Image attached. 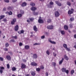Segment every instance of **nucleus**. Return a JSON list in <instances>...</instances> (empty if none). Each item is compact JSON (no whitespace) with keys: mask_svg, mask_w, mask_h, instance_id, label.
<instances>
[{"mask_svg":"<svg viewBox=\"0 0 76 76\" xmlns=\"http://www.w3.org/2000/svg\"><path fill=\"white\" fill-rule=\"evenodd\" d=\"M4 69V67L2 66L1 67V70H3Z\"/></svg>","mask_w":76,"mask_h":76,"instance_id":"obj_57","label":"nucleus"},{"mask_svg":"<svg viewBox=\"0 0 76 76\" xmlns=\"http://www.w3.org/2000/svg\"><path fill=\"white\" fill-rule=\"evenodd\" d=\"M69 27L71 28H73V25H72V24H70L69 25Z\"/></svg>","mask_w":76,"mask_h":76,"instance_id":"obj_55","label":"nucleus"},{"mask_svg":"<svg viewBox=\"0 0 76 76\" xmlns=\"http://www.w3.org/2000/svg\"><path fill=\"white\" fill-rule=\"evenodd\" d=\"M3 58L0 57V60L1 61H3Z\"/></svg>","mask_w":76,"mask_h":76,"instance_id":"obj_54","label":"nucleus"},{"mask_svg":"<svg viewBox=\"0 0 76 76\" xmlns=\"http://www.w3.org/2000/svg\"><path fill=\"white\" fill-rule=\"evenodd\" d=\"M48 41H49L50 43H51V44H56V42L54 41H51V39L50 38H49L48 39Z\"/></svg>","mask_w":76,"mask_h":76,"instance_id":"obj_7","label":"nucleus"},{"mask_svg":"<svg viewBox=\"0 0 76 76\" xmlns=\"http://www.w3.org/2000/svg\"><path fill=\"white\" fill-rule=\"evenodd\" d=\"M6 58L8 60H11V57L9 55H7L6 56Z\"/></svg>","mask_w":76,"mask_h":76,"instance_id":"obj_12","label":"nucleus"},{"mask_svg":"<svg viewBox=\"0 0 76 76\" xmlns=\"http://www.w3.org/2000/svg\"><path fill=\"white\" fill-rule=\"evenodd\" d=\"M18 33L19 34H24V30H22L18 31Z\"/></svg>","mask_w":76,"mask_h":76,"instance_id":"obj_15","label":"nucleus"},{"mask_svg":"<svg viewBox=\"0 0 76 76\" xmlns=\"http://www.w3.org/2000/svg\"><path fill=\"white\" fill-rule=\"evenodd\" d=\"M29 20H30V21L32 22L34 20V18H29Z\"/></svg>","mask_w":76,"mask_h":76,"instance_id":"obj_34","label":"nucleus"},{"mask_svg":"<svg viewBox=\"0 0 76 76\" xmlns=\"http://www.w3.org/2000/svg\"><path fill=\"white\" fill-rule=\"evenodd\" d=\"M52 65L53 66H54V67H56V63L53 62H52Z\"/></svg>","mask_w":76,"mask_h":76,"instance_id":"obj_33","label":"nucleus"},{"mask_svg":"<svg viewBox=\"0 0 76 76\" xmlns=\"http://www.w3.org/2000/svg\"><path fill=\"white\" fill-rule=\"evenodd\" d=\"M16 1H17V0H12V2L15 3V2H16Z\"/></svg>","mask_w":76,"mask_h":76,"instance_id":"obj_62","label":"nucleus"},{"mask_svg":"<svg viewBox=\"0 0 76 76\" xmlns=\"http://www.w3.org/2000/svg\"><path fill=\"white\" fill-rule=\"evenodd\" d=\"M53 56H54V57H56V54L55 53H53Z\"/></svg>","mask_w":76,"mask_h":76,"instance_id":"obj_60","label":"nucleus"},{"mask_svg":"<svg viewBox=\"0 0 76 76\" xmlns=\"http://www.w3.org/2000/svg\"><path fill=\"white\" fill-rule=\"evenodd\" d=\"M75 73V71H74V70L72 69L71 70V75H73V73Z\"/></svg>","mask_w":76,"mask_h":76,"instance_id":"obj_36","label":"nucleus"},{"mask_svg":"<svg viewBox=\"0 0 76 76\" xmlns=\"http://www.w3.org/2000/svg\"><path fill=\"white\" fill-rule=\"evenodd\" d=\"M49 5H50V7H52L51 6H53V5H54V2H52V1H50L49 3Z\"/></svg>","mask_w":76,"mask_h":76,"instance_id":"obj_16","label":"nucleus"},{"mask_svg":"<svg viewBox=\"0 0 76 76\" xmlns=\"http://www.w3.org/2000/svg\"><path fill=\"white\" fill-rule=\"evenodd\" d=\"M71 10H69L68 11V15H71L73 13V11H74V9H71Z\"/></svg>","mask_w":76,"mask_h":76,"instance_id":"obj_2","label":"nucleus"},{"mask_svg":"<svg viewBox=\"0 0 76 76\" xmlns=\"http://www.w3.org/2000/svg\"><path fill=\"white\" fill-rule=\"evenodd\" d=\"M37 9V8L34 7H31V10L32 11H35V10H36Z\"/></svg>","mask_w":76,"mask_h":76,"instance_id":"obj_13","label":"nucleus"},{"mask_svg":"<svg viewBox=\"0 0 76 76\" xmlns=\"http://www.w3.org/2000/svg\"><path fill=\"white\" fill-rule=\"evenodd\" d=\"M47 22L48 23H50V22H51V20L50 19H48L47 20Z\"/></svg>","mask_w":76,"mask_h":76,"instance_id":"obj_32","label":"nucleus"},{"mask_svg":"<svg viewBox=\"0 0 76 76\" xmlns=\"http://www.w3.org/2000/svg\"><path fill=\"white\" fill-rule=\"evenodd\" d=\"M22 60L23 62H26V60L25 59H22Z\"/></svg>","mask_w":76,"mask_h":76,"instance_id":"obj_48","label":"nucleus"},{"mask_svg":"<svg viewBox=\"0 0 76 76\" xmlns=\"http://www.w3.org/2000/svg\"><path fill=\"white\" fill-rule=\"evenodd\" d=\"M41 39H44V38H45V36H42L41 37Z\"/></svg>","mask_w":76,"mask_h":76,"instance_id":"obj_51","label":"nucleus"},{"mask_svg":"<svg viewBox=\"0 0 76 76\" xmlns=\"http://www.w3.org/2000/svg\"><path fill=\"white\" fill-rule=\"evenodd\" d=\"M12 38H14V39H16L17 38V36H12Z\"/></svg>","mask_w":76,"mask_h":76,"instance_id":"obj_35","label":"nucleus"},{"mask_svg":"<svg viewBox=\"0 0 76 76\" xmlns=\"http://www.w3.org/2000/svg\"><path fill=\"white\" fill-rule=\"evenodd\" d=\"M21 68L22 69H25L26 68V65L23 64H22L21 66Z\"/></svg>","mask_w":76,"mask_h":76,"instance_id":"obj_9","label":"nucleus"},{"mask_svg":"<svg viewBox=\"0 0 76 76\" xmlns=\"http://www.w3.org/2000/svg\"><path fill=\"white\" fill-rule=\"evenodd\" d=\"M23 45V44L21 42H20L19 43V46H22V45Z\"/></svg>","mask_w":76,"mask_h":76,"instance_id":"obj_52","label":"nucleus"},{"mask_svg":"<svg viewBox=\"0 0 76 76\" xmlns=\"http://www.w3.org/2000/svg\"><path fill=\"white\" fill-rule=\"evenodd\" d=\"M36 70L37 72H39L40 71V68H37Z\"/></svg>","mask_w":76,"mask_h":76,"instance_id":"obj_41","label":"nucleus"},{"mask_svg":"<svg viewBox=\"0 0 76 76\" xmlns=\"http://www.w3.org/2000/svg\"><path fill=\"white\" fill-rule=\"evenodd\" d=\"M61 70L62 72H65L66 74H68L69 72V70L68 69L66 70V68L64 67L61 69Z\"/></svg>","mask_w":76,"mask_h":76,"instance_id":"obj_1","label":"nucleus"},{"mask_svg":"<svg viewBox=\"0 0 76 76\" xmlns=\"http://www.w3.org/2000/svg\"><path fill=\"white\" fill-rule=\"evenodd\" d=\"M16 22V18L13 19L11 21V24L12 25H15Z\"/></svg>","mask_w":76,"mask_h":76,"instance_id":"obj_3","label":"nucleus"},{"mask_svg":"<svg viewBox=\"0 0 76 76\" xmlns=\"http://www.w3.org/2000/svg\"><path fill=\"white\" fill-rule=\"evenodd\" d=\"M4 0V1H5V2H6V3H9V0Z\"/></svg>","mask_w":76,"mask_h":76,"instance_id":"obj_50","label":"nucleus"},{"mask_svg":"<svg viewBox=\"0 0 76 76\" xmlns=\"http://www.w3.org/2000/svg\"><path fill=\"white\" fill-rule=\"evenodd\" d=\"M56 4L58 6H61V3L59 1H55Z\"/></svg>","mask_w":76,"mask_h":76,"instance_id":"obj_6","label":"nucleus"},{"mask_svg":"<svg viewBox=\"0 0 76 76\" xmlns=\"http://www.w3.org/2000/svg\"><path fill=\"white\" fill-rule=\"evenodd\" d=\"M30 6H35V3L33 2H31L30 3Z\"/></svg>","mask_w":76,"mask_h":76,"instance_id":"obj_21","label":"nucleus"},{"mask_svg":"<svg viewBox=\"0 0 76 76\" xmlns=\"http://www.w3.org/2000/svg\"><path fill=\"white\" fill-rule=\"evenodd\" d=\"M24 48L26 50H28L29 49V46L28 45H26L25 46Z\"/></svg>","mask_w":76,"mask_h":76,"instance_id":"obj_19","label":"nucleus"},{"mask_svg":"<svg viewBox=\"0 0 76 76\" xmlns=\"http://www.w3.org/2000/svg\"><path fill=\"white\" fill-rule=\"evenodd\" d=\"M4 50H5V51H8V49L6 48H5L4 49Z\"/></svg>","mask_w":76,"mask_h":76,"instance_id":"obj_56","label":"nucleus"},{"mask_svg":"<svg viewBox=\"0 0 76 76\" xmlns=\"http://www.w3.org/2000/svg\"><path fill=\"white\" fill-rule=\"evenodd\" d=\"M31 65L33 66H36L38 65V64L37 63L34 62H32L31 63Z\"/></svg>","mask_w":76,"mask_h":76,"instance_id":"obj_10","label":"nucleus"},{"mask_svg":"<svg viewBox=\"0 0 76 76\" xmlns=\"http://www.w3.org/2000/svg\"><path fill=\"white\" fill-rule=\"evenodd\" d=\"M75 20V19H74V17L71 18L70 19V20H71V21H73V20Z\"/></svg>","mask_w":76,"mask_h":76,"instance_id":"obj_40","label":"nucleus"},{"mask_svg":"<svg viewBox=\"0 0 76 76\" xmlns=\"http://www.w3.org/2000/svg\"><path fill=\"white\" fill-rule=\"evenodd\" d=\"M74 38L76 39V34H75L74 35Z\"/></svg>","mask_w":76,"mask_h":76,"instance_id":"obj_64","label":"nucleus"},{"mask_svg":"<svg viewBox=\"0 0 76 76\" xmlns=\"http://www.w3.org/2000/svg\"><path fill=\"white\" fill-rule=\"evenodd\" d=\"M64 29L67 31L68 29V26L66 25H65L64 26Z\"/></svg>","mask_w":76,"mask_h":76,"instance_id":"obj_20","label":"nucleus"},{"mask_svg":"<svg viewBox=\"0 0 76 76\" xmlns=\"http://www.w3.org/2000/svg\"><path fill=\"white\" fill-rule=\"evenodd\" d=\"M31 75L32 76H34V75H35V73L34 72H32L31 73Z\"/></svg>","mask_w":76,"mask_h":76,"instance_id":"obj_43","label":"nucleus"},{"mask_svg":"<svg viewBox=\"0 0 76 76\" xmlns=\"http://www.w3.org/2000/svg\"><path fill=\"white\" fill-rule=\"evenodd\" d=\"M33 29L34 31L35 32H37L38 31V28H37V27L36 26H34L33 27Z\"/></svg>","mask_w":76,"mask_h":76,"instance_id":"obj_14","label":"nucleus"},{"mask_svg":"<svg viewBox=\"0 0 76 76\" xmlns=\"http://www.w3.org/2000/svg\"><path fill=\"white\" fill-rule=\"evenodd\" d=\"M22 15L21 14H19L17 15V17L18 18H21V17H22Z\"/></svg>","mask_w":76,"mask_h":76,"instance_id":"obj_26","label":"nucleus"},{"mask_svg":"<svg viewBox=\"0 0 76 76\" xmlns=\"http://www.w3.org/2000/svg\"><path fill=\"white\" fill-rule=\"evenodd\" d=\"M66 50H67L68 51H70V49L67 48V47L66 48Z\"/></svg>","mask_w":76,"mask_h":76,"instance_id":"obj_49","label":"nucleus"},{"mask_svg":"<svg viewBox=\"0 0 76 76\" xmlns=\"http://www.w3.org/2000/svg\"><path fill=\"white\" fill-rule=\"evenodd\" d=\"M20 12L22 14H23L24 13V11H23V10H21Z\"/></svg>","mask_w":76,"mask_h":76,"instance_id":"obj_47","label":"nucleus"},{"mask_svg":"<svg viewBox=\"0 0 76 76\" xmlns=\"http://www.w3.org/2000/svg\"><path fill=\"white\" fill-rule=\"evenodd\" d=\"M40 67L41 69H42V70H44V66H43V65H41L40 66Z\"/></svg>","mask_w":76,"mask_h":76,"instance_id":"obj_38","label":"nucleus"},{"mask_svg":"<svg viewBox=\"0 0 76 76\" xmlns=\"http://www.w3.org/2000/svg\"><path fill=\"white\" fill-rule=\"evenodd\" d=\"M9 53L10 54H11V55H12V54H13V53H12V52H9Z\"/></svg>","mask_w":76,"mask_h":76,"instance_id":"obj_63","label":"nucleus"},{"mask_svg":"<svg viewBox=\"0 0 76 76\" xmlns=\"http://www.w3.org/2000/svg\"><path fill=\"white\" fill-rule=\"evenodd\" d=\"M64 58L66 60H69V58L68 57L66 56V55H65L64 56Z\"/></svg>","mask_w":76,"mask_h":76,"instance_id":"obj_24","label":"nucleus"},{"mask_svg":"<svg viewBox=\"0 0 76 76\" xmlns=\"http://www.w3.org/2000/svg\"><path fill=\"white\" fill-rule=\"evenodd\" d=\"M40 19H41V17H40L39 19L38 20V22L39 23H44V21H43V20H42Z\"/></svg>","mask_w":76,"mask_h":76,"instance_id":"obj_5","label":"nucleus"},{"mask_svg":"<svg viewBox=\"0 0 76 76\" xmlns=\"http://www.w3.org/2000/svg\"><path fill=\"white\" fill-rule=\"evenodd\" d=\"M75 45H74V48H76V42H75Z\"/></svg>","mask_w":76,"mask_h":76,"instance_id":"obj_61","label":"nucleus"},{"mask_svg":"<svg viewBox=\"0 0 76 76\" xmlns=\"http://www.w3.org/2000/svg\"><path fill=\"white\" fill-rule=\"evenodd\" d=\"M9 44L8 43H6L5 44V47H9Z\"/></svg>","mask_w":76,"mask_h":76,"instance_id":"obj_44","label":"nucleus"},{"mask_svg":"<svg viewBox=\"0 0 76 76\" xmlns=\"http://www.w3.org/2000/svg\"><path fill=\"white\" fill-rule=\"evenodd\" d=\"M33 15H38V12H35V11H34L33 12Z\"/></svg>","mask_w":76,"mask_h":76,"instance_id":"obj_25","label":"nucleus"},{"mask_svg":"<svg viewBox=\"0 0 76 76\" xmlns=\"http://www.w3.org/2000/svg\"><path fill=\"white\" fill-rule=\"evenodd\" d=\"M47 28L48 29H53V26L52 25L48 26H47Z\"/></svg>","mask_w":76,"mask_h":76,"instance_id":"obj_8","label":"nucleus"},{"mask_svg":"<svg viewBox=\"0 0 76 76\" xmlns=\"http://www.w3.org/2000/svg\"><path fill=\"white\" fill-rule=\"evenodd\" d=\"M5 17V15H1L0 16V19L1 20V19H3Z\"/></svg>","mask_w":76,"mask_h":76,"instance_id":"obj_22","label":"nucleus"},{"mask_svg":"<svg viewBox=\"0 0 76 76\" xmlns=\"http://www.w3.org/2000/svg\"><path fill=\"white\" fill-rule=\"evenodd\" d=\"M12 71H15L16 70V68L15 67H13L12 68Z\"/></svg>","mask_w":76,"mask_h":76,"instance_id":"obj_31","label":"nucleus"},{"mask_svg":"<svg viewBox=\"0 0 76 76\" xmlns=\"http://www.w3.org/2000/svg\"><path fill=\"white\" fill-rule=\"evenodd\" d=\"M12 12L11 11H10L9 12V15H12Z\"/></svg>","mask_w":76,"mask_h":76,"instance_id":"obj_45","label":"nucleus"},{"mask_svg":"<svg viewBox=\"0 0 76 76\" xmlns=\"http://www.w3.org/2000/svg\"><path fill=\"white\" fill-rule=\"evenodd\" d=\"M40 44H41L40 43H34L33 44V45H40Z\"/></svg>","mask_w":76,"mask_h":76,"instance_id":"obj_42","label":"nucleus"},{"mask_svg":"<svg viewBox=\"0 0 76 76\" xmlns=\"http://www.w3.org/2000/svg\"><path fill=\"white\" fill-rule=\"evenodd\" d=\"M66 4L69 6H71V3L69 1H68L67 2Z\"/></svg>","mask_w":76,"mask_h":76,"instance_id":"obj_30","label":"nucleus"},{"mask_svg":"<svg viewBox=\"0 0 76 76\" xmlns=\"http://www.w3.org/2000/svg\"><path fill=\"white\" fill-rule=\"evenodd\" d=\"M12 8H13V7H8L7 8L8 10H12Z\"/></svg>","mask_w":76,"mask_h":76,"instance_id":"obj_28","label":"nucleus"},{"mask_svg":"<svg viewBox=\"0 0 76 76\" xmlns=\"http://www.w3.org/2000/svg\"><path fill=\"white\" fill-rule=\"evenodd\" d=\"M64 61V58H62L61 60L59 61V64H62V63Z\"/></svg>","mask_w":76,"mask_h":76,"instance_id":"obj_18","label":"nucleus"},{"mask_svg":"<svg viewBox=\"0 0 76 76\" xmlns=\"http://www.w3.org/2000/svg\"><path fill=\"white\" fill-rule=\"evenodd\" d=\"M55 17H56V18H57V17H58L59 16H60V13H59V12L58 11H56L55 12Z\"/></svg>","mask_w":76,"mask_h":76,"instance_id":"obj_4","label":"nucleus"},{"mask_svg":"<svg viewBox=\"0 0 76 76\" xmlns=\"http://www.w3.org/2000/svg\"><path fill=\"white\" fill-rule=\"evenodd\" d=\"M46 76H48V72H46L45 73Z\"/></svg>","mask_w":76,"mask_h":76,"instance_id":"obj_58","label":"nucleus"},{"mask_svg":"<svg viewBox=\"0 0 76 76\" xmlns=\"http://www.w3.org/2000/svg\"><path fill=\"white\" fill-rule=\"evenodd\" d=\"M7 66L8 69H9V68H10V65H9V64H7Z\"/></svg>","mask_w":76,"mask_h":76,"instance_id":"obj_46","label":"nucleus"},{"mask_svg":"<svg viewBox=\"0 0 76 76\" xmlns=\"http://www.w3.org/2000/svg\"><path fill=\"white\" fill-rule=\"evenodd\" d=\"M60 32L62 35H64L65 34V32L63 30L61 31Z\"/></svg>","mask_w":76,"mask_h":76,"instance_id":"obj_23","label":"nucleus"},{"mask_svg":"<svg viewBox=\"0 0 76 76\" xmlns=\"http://www.w3.org/2000/svg\"><path fill=\"white\" fill-rule=\"evenodd\" d=\"M33 57L34 58L36 59L37 58V57H38V56H37V55L36 54H33Z\"/></svg>","mask_w":76,"mask_h":76,"instance_id":"obj_27","label":"nucleus"},{"mask_svg":"<svg viewBox=\"0 0 76 76\" xmlns=\"http://www.w3.org/2000/svg\"><path fill=\"white\" fill-rule=\"evenodd\" d=\"M0 73L1 74L3 73V70L1 69H0Z\"/></svg>","mask_w":76,"mask_h":76,"instance_id":"obj_59","label":"nucleus"},{"mask_svg":"<svg viewBox=\"0 0 76 76\" xmlns=\"http://www.w3.org/2000/svg\"><path fill=\"white\" fill-rule=\"evenodd\" d=\"M63 46L64 48H67V45H66V44H63Z\"/></svg>","mask_w":76,"mask_h":76,"instance_id":"obj_29","label":"nucleus"},{"mask_svg":"<svg viewBox=\"0 0 76 76\" xmlns=\"http://www.w3.org/2000/svg\"><path fill=\"white\" fill-rule=\"evenodd\" d=\"M15 40H14V39H12L10 40V42H15Z\"/></svg>","mask_w":76,"mask_h":76,"instance_id":"obj_39","label":"nucleus"},{"mask_svg":"<svg viewBox=\"0 0 76 76\" xmlns=\"http://www.w3.org/2000/svg\"><path fill=\"white\" fill-rule=\"evenodd\" d=\"M18 29H19V26L18 25H17L15 27V31H18Z\"/></svg>","mask_w":76,"mask_h":76,"instance_id":"obj_11","label":"nucleus"},{"mask_svg":"<svg viewBox=\"0 0 76 76\" xmlns=\"http://www.w3.org/2000/svg\"><path fill=\"white\" fill-rule=\"evenodd\" d=\"M27 4L25 2H24L21 4V6L22 7H24L26 6Z\"/></svg>","mask_w":76,"mask_h":76,"instance_id":"obj_17","label":"nucleus"},{"mask_svg":"<svg viewBox=\"0 0 76 76\" xmlns=\"http://www.w3.org/2000/svg\"><path fill=\"white\" fill-rule=\"evenodd\" d=\"M3 21L4 22H6L7 21V20H6V18H4L3 20Z\"/></svg>","mask_w":76,"mask_h":76,"instance_id":"obj_53","label":"nucleus"},{"mask_svg":"<svg viewBox=\"0 0 76 76\" xmlns=\"http://www.w3.org/2000/svg\"><path fill=\"white\" fill-rule=\"evenodd\" d=\"M46 53L48 54V56L49 55H50V51H49V50H47L46 51Z\"/></svg>","mask_w":76,"mask_h":76,"instance_id":"obj_37","label":"nucleus"}]
</instances>
